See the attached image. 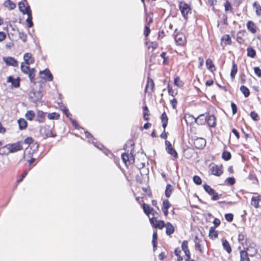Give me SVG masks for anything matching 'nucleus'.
<instances>
[{"mask_svg": "<svg viewBox=\"0 0 261 261\" xmlns=\"http://www.w3.org/2000/svg\"><path fill=\"white\" fill-rule=\"evenodd\" d=\"M178 7L182 16L187 19L188 14L191 13L190 6L185 2H179Z\"/></svg>", "mask_w": 261, "mask_h": 261, "instance_id": "f257e3e1", "label": "nucleus"}, {"mask_svg": "<svg viewBox=\"0 0 261 261\" xmlns=\"http://www.w3.org/2000/svg\"><path fill=\"white\" fill-rule=\"evenodd\" d=\"M6 147L8 149L10 153H14L22 149V146L19 142L13 144H7Z\"/></svg>", "mask_w": 261, "mask_h": 261, "instance_id": "f03ea898", "label": "nucleus"}, {"mask_svg": "<svg viewBox=\"0 0 261 261\" xmlns=\"http://www.w3.org/2000/svg\"><path fill=\"white\" fill-rule=\"evenodd\" d=\"M210 171L212 174L217 176H220L223 173L221 166L215 164L211 165Z\"/></svg>", "mask_w": 261, "mask_h": 261, "instance_id": "7ed1b4c3", "label": "nucleus"}, {"mask_svg": "<svg viewBox=\"0 0 261 261\" xmlns=\"http://www.w3.org/2000/svg\"><path fill=\"white\" fill-rule=\"evenodd\" d=\"M189 119L194 120V122L200 125H203L206 122V117L204 114L200 115L197 118H195L192 115H189Z\"/></svg>", "mask_w": 261, "mask_h": 261, "instance_id": "20e7f679", "label": "nucleus"}, {"mask_svg": "<svg viewBox=\"0 0 261 261\" xmlns=\"http://www.w3.org/2000/svg\"><path fill=\"white\" fill-rule=\"evenodd\" d=\"M39 74L40 77L42 79L49 81H51L53 79V76L48 69H46L43 71H40Z\"/></svg>", "mask_w": 261, "mask_h": 261, "instance_id": "39448f33", "label": "nucleus"}, {"mask_svg": "<svg viewBox=\"0 0 261 261\" xmlns=\"http://www.w3.org/2000/svg\"><path fill=\"white\" fill-rule=\"evenodd\" d=\"M30 99L33 102H37L40 100L42 96L41 92L36 91L31 92L29 94Z\"/></svg>", "mask_w": 261, "mask_h": 261, "instance_id": "423d86ee", "label": "nucleus"}, {"mask_svg": "<svg viewBox=\"0 0 261 261\" xmlns=\"http://www.w3.org/2000/svg\"><path fill=\"white\" fill-rule=\"evenodd\" d=\"M165 144L166 146V149L168 153L170 154L174 159L177 158V153L176 150L173 148L171 144L168 141H166Z\"/></svg>", "mask_w": 261, "mask_h": 261, "instance_id": "0eeeda50", "label": "nucleus"}, {"mask_svg": "<svg viewBox=\"0 0 261 261\" xmlns=\"http://www.w3.org/2000/svg\"><path fill=\"white\" fill-rule=\"evenodd\" d=\"M174 40L176 43L179 45H183L185 44L186 39L182 33H177L174 35Z\"/></svg>", "mask_w": 261, "mask_h": 261, "instance_id": "6e6552de", "label": "nucleus"}, {"mask_svg": "<svg viewBox=\"0 0 261 261\" xmlns=\"http://www.w3.org/2000/svg\"><path fill=\"white\" fill-rule=\"evenodd\" d=\"M40 132L47 137H55L56 136L53 134L50 127L48 125L42 127L40 129Z\"/></svg>", "mask_w": 261, "mask_h": 261, "instance_id": "1a4fd4ad", "label": "nucleus"}, {"mask_svg": "<svg viewBox=\"0 0 261 261\" xmlns=\"http://www.w3.org/2000/svg\"><path fill=\"white\" fill-rule=\"evenodd\" d=\"M194 144L196 148L202 149L206 145V140L202 138H199L195 140Z\"/></svg>", "mask_w": 261, "mask_h": 261, "instance_id": "9d476101", "label": "nucleus"}, {"mask_svg": "<svg viewBox=\"0 0 261 261\" xmlns=\"http://www.w3.org/2000/svg\"><path fill=\"white\" fill-rule=\"evenodd\" d=\"M121 158L123 161L126 164L127 162L133 163L135 161V159L132 153H123L121 155Z\"/></svg>", "mask_w": 261, "mask_h": 261, "instance_id": "9b49d317", "label": "nucleus"}, {"mask_svg": "<svg viewBox=\"0 0 261 261\" xmlns=\"http://www.w3.org/2000/svg\"><path fill=\"white\" fill-rule=\"evenodd\" d=\"M251 204L256 208L261 206V195L252 197Z\"/></svg>", "mask_w": 261, "mask_h": 261, "instance_id": "f8f14e48", "label": "nucleus"}, {"mask_svg": "<svg viewBox=\"0 0 261 261\" xmlns=\"http://www.w3.org/2000/svg\"><path fill=\"white\" fill-rule=\"evenodd\" d=\"M3 60L7 65H11L17 67L18 65V62L12 57H4Z\"/></svg>", "mask_w": 261, "mask_h": 261, "instance_id": "ddd939ff", "label": "nucleus"}, {"mask_svg": "<svg viewBox=\"0 0 261 261\" xmlns=\"http://www.w3.org/2000/svg\"><path fill=\"white\" fill-rule=\"evenodd\" d=\"M154 82L152 80L148 78L145 87V92L151 93L154 87Z\"/></svg>", "mask_w": 261, "mask_h": 261, "instance_id": "4468645a", "label": "nucleus"}, {"mask_svg": "<svg viewBox=\"0 0 261 261\" xmlns=\"http://www.w3.org/2000/svg\"><path fill=\"white\" fill-rule=\"evenodd\" d=\"M19 9L23 14H27L29 11H31L29 6L25 7L23 2H19L18 4Z\"/></svg>", "mask_w": 261, "mask_h": 261, "instance_id": "2eb2a0df", "label": "nucleus"}, {"mask_svg": "<svg viewBox=\"0 0 261 261\" xmlns=\"http://www.w3.org/2000/svg\"><path fill=\"white\" fill-rule=\"evenodd\" d=\"M23 59L25 61V64L30 65L34 62V59L32 58V55L30 53H26L23 56Z\"/></svg>", "mask_w": 261, "mask_h": 261, "instance_id": "dca6fc26", "label": "nucleus"}, {"mask_svg": "<svg viewBox=\"0 0 261 261\" xmlns=\"http://www.w3.org/2000/svg\"><path fill=\"white\" fill-rule=\"evenodd\" d=\"M247 28L248 30L252 33H255L256 32V27L254 23L252 21H248L247 23Z\"/></svg>", "mask_w": 261, "mask_h": 261, "instance_id": "f3484780", "label": "nucleus"}, {"mask_svg": "<svg viewBox=\"0 0 261 261\" xmlns=\"http://www.w3.org/2000/svg\"><path fill=\"white\" fill-rule=\"evenodd\" d=\"M246 34L245 31H241L239 32L237 35V41L240 44H242L244 42V40L243 39V37Z\"/></svg>", "mask_w": 261, "mask_h": 261, "instance_id": "a211bd4d", "label": "nucleus"}, {"mask_svg": "<svg viewBox=\"0 0 261 261\" xmlns=\"http://www.w3.org/2000/svg\"><path fill=\"white\" fill-rule=\"evenodd\" d=\"M165 227L166 228V233L167 235L170 236L174 232V227L170 223L166 224Z\"/></svg>", "mask_w": 261, "mask_h": 261, "instance_id": "6ab92c4d", "label": "nucleus"}, {"mask_svg": "<svg viewBox=\"0 0 261 261\" xmlns=\"http://www.w3.org/2000/svg\"><path fill=\"white\" fill-rule=\"evenodd\" d=\"M238 240L240 243L243 246L244 249H248L247 245L246 244V239L244 234L240 233L238 236Z\"/></svg>", "mask_w": 261, "mask_h": 261, "instance_id": "aec40b11", "label": "nucleus"}, {"mask_svg": "<svg viewBox=\"0 0 261 261\" xmlns=\"http://www.w3.org/2000/svg\"><path fill=\"white\" fill-rule=\"evenodd\" d=\"M206 121L210 126L214 127L216 125V118L214 115H211L206 118Z\"/></svg>", "mask_w": 261, "mask_h": 261, "instance_id": "412c9836", "label": "nucleus"}, {"mask_svg": "<svg viewBox=\"0 0 261 261\" xmlns=\"http://www.w3.org/2000/svg\"><path fill=\"white\" fill-rule=\"evenodd\" d=\"M143 209L144 213L148 216L152 212H154L153 208L151 207L149 205L145 203L143 204Z\"/></svg>", "mask_w": 261, "mask_h": 261, "instance_id": "4be33fe9", "label": "nucleus"}, {"mask_svg": "<svg viewBox=\"0 0 261 261\" xmlns=\"http://www.w3.org/2000/svg\"><path fill=\"white\" fill-rule=\"evenodd\" d=\"M162 122L163 123L162 126L164 130L167 125L168 123V117L165 112H164L161 117Z\"/></svg>", "mask_w": 261, "mask_h": 261, "instance_id": "5701e85b", "label": "nucleus"}, {"mask_svg": "<svg viewBox=\"0 0 261 261\" xmlns=\"http://www.w3.org/2000/svg\"><path fill=\"white\" fill-rule=\"evenodd\" d=\"M45 119V113L42 111H38L36 116V121L43 122Z\"/></svg>", "mask_w": 261, "mask_h": 261, "instance_id": "b1692460", "label": "nucleus"}, {"mask_svg": "<svg viewBox=\"0 0 261 261\" xmlns=\"http://www.w3.org/2000/svg\"><path fill=\"white\" fill-rule=\"evenodd\" d=\"M173 191V188L172 186L170 184H168L166 186V190H165V196L168 198L169 197L172 192Z\"/></svg>", "mask_w": 261, "mask_h": 261, "instance_id": "393cba45", "label": "nucleus"}, {"mask_svg": "<svg viewBox=\"0 0 261 261\" xmlns=\"http://www.w3.org/2000/svg\"><path fill=\"white\" fill-rule=\"evenodd\" d=\"M209 237L212 239H215L218 237L217 231L215 230V227H211L209 230Z\"/></svg>", "mask_w": 261, "mask_h": 261, "instance_id": "a878e982", "label": "nucleus"}, {"mask_svg": "<svg viewBox=\"0 0 261 261\" xmlns=\"http://www.w3.org/2000/svg\"><path fill=\"white\" fill-rule=\"evenodd\" d=\"M4 6L10 10H13L16 7L15 4L10 0H7L5 1L4 3Z\"/></svg>", "mask_w": 261, "mask_h": 261, "instance_id": "bb28decb", "label": "nucleus"}, {"mask_svg": "<svg viewBox=\"0 0 261 261\" xmlns=\"http://www.w3.org/2000/svg\"><path fill=\"white\" fill-rule=\"evenodd\" d=\"M241 261H249L248 253L246 250H242L240 252Z\"/></svg>", "mask_w": 261, "mask_h": 261, "instance_id": "cd10ccee", "label": "nucleus"}, {"mask_svg": "<svg viewBox=\"0 0 261 261\" xmlns=\"http://www.w3.org/2000/svg\"><path fill=\"white\" fill-rule=\"evenodd\" d=\"M222 245L224 249L228 252L230 253L231 251V247L228 242L226 240H223L222 241Z\"/></svg>", "mask_w": 261, "mask_h": 261, "instance_id": "c85d7f7f", "label": "nucleus"}, {"mask_svg": "<svg viewBox=\"0 0 261 261\" xmlns=\"http://www.w3.org/2000/svg\"><path fill=\"white\" fill-rule=\"evenodd\" d=\"M238 72V67L237 65L234 63V62H233L232 68L231 70L230 73V76L232 79H234L235 77L236 74H237Z\"/></svg>", "mask_w": 261, "mask_h": 261, "instance_id": "c756f323", "label": "nucleus"}, {"mask_svg": "<svg viewBox=\"0 0 261 261\" xmlns=\"http://www.w3.org/2000/svg\"><path fill=\"white\" fill-rule=\"evenodd\" d=\"M157 239H158V234L156 232H154L152 235V244L153 245V251H154L156 249L157 246Z\"/></svg>", "mask_w": 261, "mask_h": 261, "instance_id": "7c9ffc66", "label": "nucleus"}, {"mask_svg": "<svg viewBox=\"0 0 261 261\" xmlns=\"http://www.w3.org/2000/svg\"><path fill=\"white\" fill-rule=\"evenodd\" d=\"M221 40L223 41H224L225 44L226 45H230L231 43V40L230 37V36L228 35H224L222 38Z\"/></svg>", "mask_w": 261, "mask_h": 261, "instance_id": "2f4dec72", "label": "nucleus"}, {"mask_svg": "<svg viewBox=\"0 0 261 261\" xmlns=\"http://www.w3.org/2000/svg\"><path fill=\"white\" fill-rule=\"evenodd\" d=\"M35 113L32 110L28 111L25 114V117L29 120H32L35 117Z\"/></svg>", "mask_w": 261, "mask_h": 261, "instance_id": "473e14b6", "label": "nucleus"}, {"mask_svg": "<svg viewBox=\"0 0 261 261\" xmlns=\"http://www.w3.org/2000/svg\"><path fill=\"white\" fill-rule=\"evenodd\" d=\"M28 15V18L26 20V21L28 23V27L31 28L33 26V22L32 21V12L31 11H29L28 13H27Z\"/></svg>", "mask_w": 261, "mask_h": 261, "instance_id": "72a5a7b5", "label": "nucleus"}, {"mask_svg": "<svg viewBox=\"0 0 261 261\" xmlns=\"http://www.w3.org/2000/svg\"><path fill=\"white\" fill-rule=\"evenodd\" d=\"M240 91L243 93L245 97H247L250 94L249 89L244 86H241Z\"/></svg>", "mask_w": 261, "mask_h": 261, "instance_id": "f704fd0d", "label": "nucleus"}, {"mask_svg": "<svg viewBox=\"0 0 261 261\" xmlns=\"http://www.w3.org/2000/svg\"><path fill=\"white\" fill-rule=\"evenodd\" d=\"M247 56L251 58H254L256 55L255 50L252 47H248L247 49Z\"/></svg>", "mask_w": 261, "mask_h": 261, "instance_id": "c9c22d12", "label": "nucleus"}, {"mask_svg": "<svg viewBox=\"0 0 261 261\" xmlns=\"http://www.w3.org/2000/svg\"><path fill=\"white\" fill-rule=\"evenodd\" d=\"M24 64V63H21V70L23 73L28 74L31 69L30 68L29 65H25Z\"/></svg>", "mask_w": 261, "mask_h": 261, "instance_id": "e433bc0d", "label": "nucleus"}, {"mask_svg": "<svg viewBox=\"0 0 261 261\" xmlns=\"http://www.w3.org/2000/svg\"><path fill=\"white\" fill-rule=\"evenodd\" d=\"M206 65L207 66V69L211 71H213V68L215 69V67L214 66L213 62H212V60H211L210 59H207L206 60Z\"/></svg>", "mask_w": 261, "mask_h": 261, "instance_id": "4c0bfd02", "label": "nucleus"}, {"mask_svg": "<svg viewBox=\"0 0 261 261\" xmlns=\"http://www.w3.org/2000/svg\"><path fill=\"white\" fill-rule=\"evenodd\" d=\"M18 123L21 129H24L27 127V123L23 119L18 120Z\"/></svg>", "mask_w": 261, "mask_h": 261, "instance_id": "58836bf2", "label": "nucleus"}, {"mask_svg": "<svg viewBox=\"0 0 261 261\" xmlns=\"http://www.w3.org/2000/svg\"><path fill=\"white\" fill-rule=\"evenodd\" d=\"M203 188L204 190L210 195H212L214 194V192L215 191L213 189H212L210 186L207 185H204Z\"/></svg>", "mask_w": 261, "mask_h": 261, "instance_id": "ea45409f", "label": "nucleus"}, {"mask_svg": "<svg viewBox=\"0 0 261 261\" xmlns=\"http://www.w3.org/2000/svg\"><path fill=\"white\" fill-rule=\"evenodd\" d=\"M144 113H143V118L145 120H148L149 119V110L147 106H145L143 108Z\"/></svg>", "mask_w": 261, "mask_h": 261, "instance_id": "a19ab883", "label": "nucleus"}, {"mask_svg": "<svg viewBox=\"0 0 261 261\" xmlns=\"http://www.w3.org/2000/svg\"><path fill=\"white\" fill-rule=\"evenodd\" d=\"M35 69L34 68H32L28 73L29 74V79L32 83L34 82L35 75Z\"/></svg>", "mask_w": 261, "mask_h": 261, "instance_id": "79ce46f5", "label": "nucleus"}, {"mask_svg": "<svg viewBox=\"0 0 261 261\" xmlns=\"http://www.w3.org/2000/svg\"><path fill=\"white\" fill-rule=\"evenodd\" d=\"M165 223L164 221L161 220L158 221H155V228H158L159 229H162L165 226Z\"/></svg>", "mask_w": 261, "mask_h": 261, "instance_id": "37998d69", "label": "nucleus"}, {"mask_svg": "<svg viewBox=\"0 0 261 261\" xmlns=\"http://www.w3.org/2000/svg\"><path fill=\"white\" fill-rule=\"evenodd\" d=\"M10 153L8 149L6 147V145L0 148V154L1 155H7Z\"/></svg>", "mask_w": 261, "mask_h": 261, "instance_id": "c03bdc74", "label": "nucleus"}, {"mask_svg": "<svg viewBox=\"0 0 261 261\" xmlns=\"http://www.w3.org/2000/svg\"><path fill=\"white\" fill-rule=\"evenodd\" d=\"M253 6L256 9V14L258 16H261V7L258 5L256 2H254Z\"/></svg>", "mask_w": 261, "mask_h": 261, "instance_id": "a18cd8bd", "label": "nucleus"}, {"mask_svg": "<svg viewBox=\"0 0 261 261\" xmlns=\"http://www.w3.org/2000/svg\"><path fill=\"white\" fill-rule=\"evenodd\" d=\"M222 158L225 161H228L231 158V154L229 152L224 151L222 155Z\"/></svg>", "mask_w": 261, "mask_h": 261, "instance_id": "49530a36", "label": "nucleus"}, {"mask_svg": "<svg viewBox=\"0 0 261 261\" xmlns=\"http://www.w3.org/2000/svg\"><path fill=\"white\" fill-rule=\"evenodd\" d=\"M193 180L194 182L197 185H200L202 183L201 179L199 176L197 175L194 176Z\"/></svg>", "mask_w": 261, "mask_h": 261, "instance_id": "de8ad7c7", "label": "nucleus"}, {"mask_svg": "<svg viewBox=\"0 0 261 261\" xmlns=\"http://www.w3.org/2000/svg\"><path fill=\"white\" fill-rule=\"evenodd\" d=\"M60 115L56 113H50L48 115V118L49 119H58L59 118Z\"/></svg>", "mask_w": 261, "mask_h": 261, "instance_id": "09e8293b", "label": "nucleus"}, {"mask_svg": "<svg viewBox=\"0 0 261 261\" xmlns=\"http://www.w3.org/2000/svg\"><path fill=\"white\" fill-rule=\"evenodd\" d=\"M171 206V204L168 200H164L163 202V208L168 209Z\"/></svg>", "mask_w": 261, "mask_h": 261, "instance_id": "8fccbe9b", "label": "nucleus"}, {"mask_svg": "<svg viewBox=\"0 0 261 261\" xmlns=\"http://www.w3.org/2000/svg\"><path fill=\"white\" fill-rule=\"evenodd\" d=\"M174 83L176 86L179 87H180L183 85L182 82L180 80V79L178 77L175 78Z\"/></svg>", "mask_w": 261, "mask_h": 261, "instance_id": "3c124183", "label": "nucleus"}, {"mask_svg": "<svg viewBox=\"0 0 261 261\" xmlns=\"http://www.w3.org/2000/svg\"><path fill=\"white\" fill-rule=\"evenodd\" d=\"M19 38L24 42L27 41V36L23 32H19Z\"/></svg>", "mask_w": 261, "mask_h": 261, "instance_id": "603ef678", "label": "nucleus"}, {"mask_svg": "<svg viewBox=\"0 0 261 261\" xmlns=\"http://www.w3.org/2000/svg\"><path fill=\"white\" fill-rule=\"evenodd\" d=\"M225 218L227 221L230 222L233 220V215L230 213L226 214L225 215Z\"/></svg>", "mask_w": 261, "mask_h": 261, "instance_id": "864d4df0", "label": "nucleus"}, {"mask_svg": "<svg viewBox=\"0 0 261 261\" xmlns=\"http://www.w3.org/2000/svg\"><path fill=\"white\" fill-rule=\"evenodd\" d=\"M212 195L213 196L212 197V199L213 200H217L221 196V194L219 195L215 191L214 192V194H213Z\"/></svg>", "mask_w": 261, "mask_h": 261, "instance_id": "5fc2aeb1", "label": "nucleus"}, {"mask_svg": "<svg viewBox=\"0 0 261 261\" xmlns=\"http://www.w3.org/2000/svg\"><path fill=\"white\" fill-rule=\"evenodd\" d=\"M254 70L256 75L258 77H261V69L258 67H255L254 68Z\"/></svg>", "mask_w": 261, "mask_h": 261, "instance_id": "6e6d98bb", "label": "nucleus"}, {"mask_svg": "<svg viewBox=\"0 0 261 261\" xmlns=\"http://www.w3.org/2000/svg\"><path fill=\"white\" fill-rule=\"evenodd\" d=\"M250 116L252 118V119L255 121H256L258 119V114L256 113L255 112H251L250 113Z\"/></svg>", "mask_w": 261, "mask_h": 261, "instance_id": "4d7b16f0", "label": "nucleus"}, {"mask_svg": "<svg viewBox=\"0 0 261 261\" xmlns=\"http://www.w3.org/2000/svg\"><path fill=\"white\" fill-rule=\"evenodd\" d=\"M12 85L16 88H17L19 86V80L18 79H14L13 82L11 83Z\"/></svg>", "mask_w": 261, "mask_h": 261, "instance_id": "13d9d810", "label": "nucleus"}, {"mask_svg": "<svg viewBox=\"0 0 261 261\" xmlns=\"http://www.w3.org/2000/svg\"><path fill=\"white\" fill-rule=\"evenodd\" d=\"M181 248L183 251L186 250L188 249V241H184L182 245H181Z\"/></svg>", "mask_w": 261, "mask_h": 261, "instance_id": "bf43d9fd", "label": "nucleus"}, {"mask_svg": "<svg viewBox=\"0 0 261 261\" xmlns=\"http://www.w3.org/2000/svg\"><path fill=\"white\" fill-rule=\"evenodd\" d=\"M226 181L229 185H233L235 182V180L233 177H228L226 179Z\"/></svg>", "mask_w": 261, "mask_h": 261, "instance_id": "052dcab7", "label": "nucleus"}, {"mask_svg": "<svg viewBox=\"0 0 261 261\" xmlns=\"http://www.w3.org/2000/svg\"><path fill=\"white\" fill-rule=\"evenodd\" d=\"M168 93L169 94V95L174 97V93H175L174 91L173 90H172V88L169 85H168Z\"/></svg>", "mask_w": 261, "mask_h": 261, "instance_id": "680f3d73", "label": "nucleus"}, {"mask_svg": "<svg viewBox=\"0 0 261 261\" xmlns=\"http://www.w3.org/2000/svg\"><path fill=\"white\" fill-rule=\"evenodd\" d=\"M231 108H232V111L233 114H236L237 113V106L234 103H231Z\"/></svg>", "mask_w": 261, "mask_h": 261, "instance_id": "e2e57ef3", "label": "nucleus"}, {"mask_svg": "<svg viewBox=\"0 0 261 261\" xmlns=\"http://www.w3.org/2000/svg\"><path fill=\"white\" fill-rule=\"evenodd\" d=\"M33 142V139L31 137H28L24 140V143L27 144H31Z\"/></svg>", "mask_w": 261, "mask_h": 261, "instance_id": "0e129e2a", "label": "nucleus"}, {"mask_svg": "<svg viewBox=\"0 0 261 261\" xmlns=\"http://www.w3.org/2000/svg\"><path fill=\"white\" fill-rule=\"evenodd\" d=\"M213 223L215 225V226L214 227H215V228L220 225V221L219 220V219L215 218L213 221Z\"/></svg>", "mask_w": 261, "mask_h": 261, "instance_id": "69168bd1", "label": "nucleus"}, {"mask_svg": "<svg viewBox=\"0 0 261 261\" xmlns=\"http://www.w3.org/2000/svg\"><path fill=\"white\" fill-rule=\"evenodd\" d=\"M149 221H150L151 224L152 226H153L154 227H155V221H158V220L156 218L152 217V218H149Z\"/></svg>", "mask_w": 261, "mask_h": 261, "instance_id": "338daca9", "label": "nucleus"}, {"mask_svg": "<svg viewBox=\"0 0 261 261\" xmlns=\"http://www.w3.org/2000/svg\"><path fill=\"white\" fill-rule=\"evenodd\" d=\"M150 32V29L148 27L146 26L145 27V30H144V34L145 36V37H147L148 36Z\"/></svg>", "mask_w": 261, "mask_h": 261, "instance_id": "774afa93", "label": "nucleus"}]
</instances>
